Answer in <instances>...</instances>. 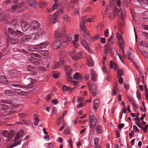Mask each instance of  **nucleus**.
<instances>
[{"label":"nucleus","instance_id":"bb28decb","mask_svg":"<svg viewBox=\"0 0 148 148\" xmlns=\"http://www.w3.org/2000/svg\"><path fill=\"white\" fill-rule=\"evenodd\" d=\"M82 77V76L78 73H76L73 76L74 79H81Z\"/></svg>","mask_w":148,"mask_h":148},{"label":"nucleus","instance_id":"0e129e2a","mask_svg":"<svg viewBox=\"0 0 148 148\" xmlns=\"http://www.w3.org/2000/svg\"><path fill=\"white\" fill-rule=\"evenodd\" d=\"M62 89L63 91L65 92L68 90L69 89V88L67 86H63Z\"/></svg>","mask_w":148,"mask_h":148},{"label":"nucleus","instance_id":"c03bdc74","mask_svg":"<svg viewBox=\"0 0 148 148\" xmlns=\"http://www.w3.org/2000/svg\"><path fill=\"white\" fill-rule=\"evenodd\" d=\"M118 89L117 87V83H116V85L114 87L113 89L112 90V94L115 95L116 93L117 90Z\"/></svg>","mask_w":148,"mask_h":148},{"label":"nucleus","instance_id":"a19ab883","mask_svg":"<svg viewBox=\"0 0 148 148\" xmlns=\"http://www.w3.org/2000/svg\"><path fill=\"white\" fill-rule=\"evenodd\" d=\"M11 44H14L17 43L18 42V40L17 39L14 38H11L10 40Z\"/></svg>","mask_w":148,"mask_h":148},{"label":"nucleus","instance_id":"a878e982","mask_svg":"<svg viewBox=\"0 0 148 148\" xmlns=\"http://www.w3.org/2000/svg\"><path fill=\"white\" fill-rule=\"evenodd\" d=\"M96 130L97 133L101 134L103 132L102 127L101 125H98L96 127Z\"/></svg>","mask_w":148,"mask_h":148},{"label":"nucleus","instance_id":"c85d7f7f","mask_svg":"<svg viewBox=\"0 0 148 148\" xmlns=\"http://www.w3.org/2000/svg\"><path fill=\"white\" fill-rule=\"evenodd\" d=\"M27 85H32L36 82L35 79H32L31 78H29L27 79Z\"/></svg>","mask_w":148,"mask_h":148},{"label":"nucleus","instance_id":"8fccbe9b","mask_svg":"<svg viewBox=\"0 0 148 148\" xmlns=\"http://www.w3.org/2000/svg\"><path fill=\"white\" fill-rule=\"evenodd\" d=\"M83 30V32L84 33V36H87L88 35V32L86 29L84 28V29H82Z\"/></svg>","mask_w":148,"mask_h":148},{"label":"nucleus","instance_id":"ea45409f","mask_svg":"<svg viewBox=\"0 0 148 148\" xmlns=\"http://www.w3.org/2000/svg\"><path fill=\"white\" fill-rule=\"evenodd\" d=\"M103 66L102 68L103 71L104 72H105V73H106L107 74H108V71H107V69L106 67L105 66H106V64H105V62H104V60H103Z\"/></svg>","mask_w":148,"mask_h":148},{"label":"nucleus","instance_id":"a18cd8bd","mask_svg":"<svg viewBox=\"0 0 148 148\" xmlns=\"http://www.w3.org/2000/svg\"><path fill=\"white\" fill-rule=\"evenodd\" d=\"M59 73L56 71H54L53 72L52 76L55 78H58L59 76Z\"/></svg>","mask_w":148,"mask_h":148},{"label":"nucleus","instance_id":"c756f323","mask_svg":"<svg viewBox=\"0 0 148 148\" xmlns=\"http://www.w3.org/2000/svg\"><path fill=\"white\" fill-rule=\"evenodd\" d=\"M8 33L9 34H10L12 36H15V32H14V30L10 28H8Z\"/></svg>","mask_w":148,"mask_h":148},{"label":"nucleus","instance_id":"dca6fc26","mask_svg":"<svg viewBox=\"0 0 148 148\" xmlns=\"http://www.w3.org/2000/svg\"><path fill=\"white\" fill-rule=\"evenodd\" d=\"M110 66L111 69H112L114 68L115 71H117L116 69H118L116 63L113 61L111 60L110 62Z\"/></svg>","mask_w":148,"mask_h":148},{"label":"nucleus","instance_id":"6ab92c4d","mask_svg":"<svg viewBox=\"0 0 148 148\" xmlns=\"http://www.w3.org/2000/svg\"><path fill=\"white\" fill-rule=\"evenodd\" d=\"M99 106V101L98 99H95L93 102V108L94 110H96Z\"/></svg>","mask_w":148,"mask_h":148},{"label":"nucleus","instance_id":"f704fd0d","mask_svg":"<svg viewBox=\"0 0 148 148\" xmlns=\"http://www.w3.org/2000/svg\"><path fill=\"white\" fill-rule=\"evenodd\" d=\"M101 35V34H100L99 33L96 35L94 36L91 38V40H97L99 39Z\"/></svg>","mask_w":148,"mask_h":148},{"label":"nucleus","instance_id":"20e7f679","mask_svg":"<svg viewBox=\"0 0 148 148\" xmlns=\"http://www.w3.org/2000/svg\"><path fill=\"white\" fill-rule=\"evenodd\" d=\"M23 3H21L17 5H14L12 7V9L15 11H17L18 12H22L24 10H26L28 9L27 7L25 6V9L23 8Z\"/></svg>","mask_w":148,"mask_h":148},{"label":"nucleus","instance_id":"79ce46f5","mask_svg":"<svg viewBox=\"0 0 148 148\" xmlns=\"http://www.w3.org/2000/svg\"><path fill=\"white\" fill-rule=\"evenodd\" d=\"M109 45H107L106 44V49H105L104 50V52L105 53H104V54H106V55H108L107 53L108 52V51H109L110 49L109 48L110 47Z\"/></svg>","mask_w":148,"mask_h":148},{"label":"nucleus","instance_id":"a211bd4d","mask_svg":"<svg viewBox=\"0 0 148 148\" xmlns=\"http://www.w3.org/2000/svg\"><path fill=\"white\" fill-rule=\"evenodd\" d=\"M87 58V65L89 66H92L94 65V62L93 60L91 57H89Z\"/></svg>","mask_w":148,"mask_h":148},{"label":"nucleus","instance_id":"39448f33","mask_svg":"<svg viewBox=\"0 0 148 148\" xmlns=\"http://www.w3.org/2000/svg\"><path fill=\"white\" fill-rule=\"evenodd\" d=\"M30 27L31 29L32 30L38 29L40 27V23L37 21H33L31 23Z\"/></svg>","mask_w":148,"mask_h":148},{"label":"nucleus","instance_id":"1a4fd4ad","mask_svg":"<svg viewBox=\"0 0 148 148\" xmlns=\"http://www.w3.org/2000/svg\"><path fill=\"white\" fill-rule=\"evenodd\" d=\"M97 121V120L96 119V118L95 116L93 115L92 116L90 120V126L92 128H94L96 125Z\"/></svg>","mask_w":148,"mask_h":148},{"label":"nucleus","instance_id":"72a5a7b5","mask_svg":"<svg viewBox=\"0 0 148 148\" xmlns=\"http://www.w3.org/2000/svg\"><path fill=\"white\" fill-rule=\"evenodd\" d=\"M37 115L36 114H35L33 116V117L34 119V124L35 125H38V122L39 121V119L37 117Z\"/></svg>","mask_w":148,"mask_h":148},{"label":"nucleus","instance_id":"6e6d98bb","mask_svg":"<svg viewBox=\"0 0 148 148\" xmlns=\"http://www.w3.org/2000/svg\"><path fill=\"white\" fill-rule=\"evenodd\" d=\"M11 24L12 25L16 26L18 25V23L15 20H13L11 22Z\"/></svg>","mask_w":148,"mask_h":148},{"label":"nucleus","instance_id":"f8f14e48","mask_svg":"<svg viewBox=\"0 0 148 148\" xmlns=\"http://www.w3.org/2000/svg\"><path fill=\"white\" fill-rule=\"evenodd\" d=\"M29 36L30 39H31L32 40H37L39 38V35L37 33H34Z\"/></svg>","mask_w":148,"mask_h":148},{"label":"nucleus","instance_id":"680f3d73","mask_svg":"<svg viewBox=\"0 0 148 148\" xmlns=\"http://www.w3.org/2000/svg\"><path fill=\"white\" fill-rule=\"evenodd\" d=\"M34 69V68L31 65H29L27 66V69L29 71H32Z\"/></svg>","mask_w":148,"mask_h":148},{"label":"nucleus","instance_id":"4468645a","mask_svg":"<svg viewBox=\"0 0 148 148\" xmlns=\"http://www.w3.org/2000/svg\"><path fill=\"white\" fill-rule=\"evenodd\" d=\"M28 3L32 7H35L37 4V2L35 0H28Z\"/></svg>","mask_w":148,"mask_h":148},{"label":"nucleus","instance_id":"cd10ccee","mask_svg":"<svg viewBox=\"0 0 148 148\" xmlns=\"http://www.w3.org/2000/svg\"><path fill=\"white\" fill-rule=\"evenodd\" d=\"M2 135L4 137L8 138L10 137V134L6 130H4L2 132Z\"/></svg>","mask_w":148,"mask_h":148},{"label":"nucleus","instance_id":"2f4dec72","mask_svg":"<svg viewBox=\"0 0 148 148\" xmlns=\"http://www.w3.org/2000/svg\"><path fill=\"white\" fill-rule=\"evenodd\" d=\"M15 90L14 92L15 93H16L21 96H23L24 95L23 94V93H25L24 92L22 91L20 89H15Z\"/></svg>","mask_w":148,"mask_h":148},{"label":"nucleus","instance_id":"f3484780","mask_svg":"<svg viewBox=\"0 0 148 148\" xmlns=\"http://www.w3.org/2000/svg\"><path fill=\"white\" fill-rule=\"evenodd\" d=\"M29 60L33 62L36 65L38 64L39 63L40 60L39 59H36L33 57H31L29 58Z\"/></svg>","mask_w":148,"mask_h":148},{"label":"nucleus","instance_id":"e2e57ef3","mask_svg":"<svg viewBox=\"0 0 148 148\" xmlns=\"http://www.w3.org/2000/svg\"><path fill=\"white\" fill-rule=\"evenodd\" d=\"M138 48L139 49V51L142 53L143 55H145V56L146 55H148V52H147L144 51H141L139 47H138Z\"/></svg>","mask_w":148,"mask_h":148},{"label":"nucleus","instance_id":"09e8293b","mask_svg":"<svg viewBox=\"0 0 148 148\" xmlns=\"http://www.w3.org/2000/svg\"><path fill=\"white\" fill-rule=\"evenodd\" d=\"M72 58L75 60L82 58V56H71Z\"/></svg>","mask_w":148,"mask_h":148},{"label":"nucleus","instance_id":"f03ea898","mask_svg":"<svg viewBox=\"0 0 148 148\" xmlns=\"http://www.w3.org/2000/svg\"><path fill=\"white\" fill-rule=\"evenodd\" d=\"M106 13L109 19L111 20H113L115 18L116 14L118 13V12L116 9H115L112 11L107 8Z\"/></svg>","mask_w":148,"mask_h":148},{"label":"nucleus","instance_id":"4be33fe9","mask_svg":"<svg viewBox=\"0 0 148 148\" xmlns=\"http://www.w3.org/2000/svg\"><path fill=\"white\" fill-rule=\"evenodd\" d=\"M5 93L7 96H12L14 95L13 92L11 90H6Z\"/></svg>","mask_w":148,"mask_h":148},{"label":"nucleus","instance_id":"5fc2aeb1","mask_svg":"<svg viewBox=\"0 0 148 148\" xmlns=\"http://www.w3.org/2000/svg\"><path fill=\"white\" fill-rule=\"evenodd\" d=\"M58 6V5L57 3H56L52 7L51 10L52 11H54L55 9L57 8Z\"/></svg>","mask_w":148,"mask_h":148},{"label":"nucleus","instance_id":"49530a36","mask_svg":"<svg viewBox=\"0 0 148 148\" xmlns=\"http://www.w3.org/2000/svg\"><path fill=\"white\" fill-rule=\"evenodd\" d=\"M60 64L58 62H56L54 64V66L53 67V69L55 70L58 68L60 66Z\"/></svg>","mask_w":148,"mask_h":148},{"label":"nucleus","instance_id":"9b49d317","mask_svg":"<svg viewBox=\"0 0 148 148\" xmlns=\"http://www.w3.org/2000/svg\"><path fill=\"white\" fill-rule=\"evenodd\" d=\"M87 17V16H85L82 17V20L80 23V27L82 29H84L85 28L84 24L86 22V20Z\"/></svg>","mask_w":148,"mask_h":148},{"label":"nucleus","instance_id":"7c9ffc66","mask_svg":"<svg viewBox=\"0 0 148 148\" xmlns=\"http://www.w3.org/2000/svg\"><path fill=\"white\" fill-rule=\"evenodd\" d=\"M0 78L1 79V81L2 83L6 84L8 83V81L5 76L1 75V76Z\"/></svg>","mask_w":148,"mask_h":148},{"label":"nucleus","instance_id":"de8ad7c7","mask_svg":"<svg viewBox=\"0 0 148 148\" xmlns=\"http://www.w3.org/2000/svg\"><path fill=\"white\" fill-rule=\"evenodd\" d=\"M116 70L117 71V74H118V77L119 76L120 77H121L123 74V70L121 69L118 70V69H116Z\"/></svg>","mask_w":148,"mask_h":148},{"label":"nucleus","instance_id":"9d476101","mask_svg":"<svg viewBox=\"0 0 148 148\" xmlns=\"http://www.w3.org/2000/svg\"><path fill=\"white\" fill-rule=\"evenodd\" d=\"M82 45L86 48L88 51L91 53H92V51L87 44L85 40H83L82 42Z\"/></svg>","mask_w":148,"mask_h":148},{"label":"nucleus","instance_id":"c9c22d12","mask_svg":"<svg viewBox=\"0 0 148 148\" xmlns=\"http://www.w3.org/2000/svg\"><path fill=\"white\" fill-rule=\"evenodd\" d=\"M23 34L20 31L17 30L15 32V36H16L18 37H21L23 35Z\"/></svg>","mask_w":148,"mask_h":148},{"label":"nucleus","instance_id":"7ed1b4c3","mask_svg":"<svg viewBox=\"0 0 148 148\" xmlns=\"http://www.w3.org/2000/svg\"><path fill=\"white\" fill-rule=\"evenodd\" d=\"M116 36L119 41V44L120 45V48L122 50V52L124 55V48L125 47V45L122 37L118 32H117L116 33Z\"/></svg>","mask_w":148,"mask_h":148},{"label":"nucleus","instance_id":"774afa93","mask_svg":"<svg viewBox=\"0 0 148 148\" xmlns=\"http://www.w3.org/2000/svg\"><path fill=\"white\" fill-rule=\"evenodd\" d=\"M102 25V24L100 23L97 26V28L98 29V30L99 31H101V26Z\"/></svg>","mask_w":148,"mask_h":148},{"label":"nucleus","instance_id":"ddd939ff","mask_svg":"<svg viewBox=\"0 0 148 148\" xmlns=\"http://www.w3.org/2000/svg\"><path fill=\"white\" fill-rule=\"evenodd\" d=\"M119 12L120 13L121 20L122 22H123L124 21V18L125 16V11L124 10H122L121 8H119Z\"/></svg>","mask_w":148,"mask_h":148},{"label":"nucleus","instance_id":"2eb2a0df","mask_svg":"<svg viewBox=\"0 0 148 148\" xmlns=\"http://www.w3.org/2000/svg\"><path fill=\"white\" fill-rule=\"evenodd\" d=\"M29 39V35H25L21 38V42L22 43H24L25 42L28 41Z\"/></svg>","mask_w":148,"mask_h":148},{"label":"nucleus","instance_id":"423d86ee","mask_svg":"<svg viewBox=\"0 0 148 148\" xmlns=\"http://www.w3.org/2000/svg\"><path fill=\"white\" fill-rule=\"evenodd\" d=\"M98 87L96 84H94L91 88H89V90L94 96H95L98 93Z\"/></svg>","mask_w":148,"mask_h":148},{"label":"nucleus","instance_id":"0eeeda50","mask_svg":"<svg viewBox=\"0 0 148 148\" xmlns=\"http://www.w3.org/2000/svg\"><path fill=\"white\" fill-rule=\"evenodd\" d=\"M20 23L22 29L24 32L26 31L29 27V26L27 25L26 22L24 21H22Z\"/></svg>","mask_w":148,"mask_h":148},{"label":"nucleus","instance_id":"473e14b6","mask_svg":"<svg viewBox=\"0 0 148 148\" xmlns=\"http://www.w3.org/2000/svg\"><path fill=\"white\" fill-rule=\"evenodd\" d=\"M7 107L4 104H0V111L2 112L5 111L6 110Z\"/></svg>","mask_w":148,"mask_h":148},{"label":"nucleus","instance_id":"37998d69","mask_svg":"<svg viewBox=\"0 0 148 148\" xmlns=\"http://www.w3.org/2000/svg\"><path fill=\"white\" fill-rule=\"evenodd\" d=\"M40 53L42 56H47L49 54L47 50H40Z\"/></svg>","mask_w":148,"mask_h":148},{"label":"nucleus","instance_id":"bf43d9fd","mask_svg":"<svg viewBox=\"0 0 148 148\" xmlns=\"http://www.w3.org/2000/svg\"><path fill=\"white\" fill-rule=\"evenodd\" d=\"M84 11L86 13L90 12L92 11V8H86L84 9Z\"/></svg>","mask_w":148,"mask_h":148},{"label":"nucleus","instance_id":"052dcab7","mask_svg":"<svg viewBox=\"0 0 148 148\" xmlns=\"http://www.w3.org/2000/svg\"><path fill=\"white\" fill-rule=\"evenodd\" d=\"M139 113H138L136 115V118L134 119V120H137V121L136 122H140V119L139 118Z\"/></svg>","mask_w":148,"mask_h":148},{"label":"nucleus","instance_id":"412c9836","mask_svg":"<svg viewBox=\"0 0 148 148\" xmlns=\"http://www.w3.org/2000/svg\"><path fill=\"white\" fill-rule=\"evenodd\" d=\"M99 138L98 137H95V138L94 142L95 148H97V147H99Z\"/></svg>","mask_w":148,"mask_h":148},{"label":"nucleus","instance_id":"aec40b11","mask_svg":"<svg viewBox=\"0 0 148 148\" xmlns=\"http://www.w3.org/2000/svg\"><path fill=\"white\" fill-rule=\"evenodd\" d=\"M90 74L92 76V79L93 81H95L96 80L97 77V75L96 74L95 71L94 70L91 69L90 70Z\"/></svg>","mask_w":148,"mask_h":148},{"label":"nucleus","instance_id":"3c124183","mask_svg":"<svg viewBox=\"0 0 148 148\" xmlns=\"http://www.w3.org/2000/svg\"><path fill=\"white\" fill-rule=\"evenodd\" d=\"M71 73H67L66 75V79L68 81H71V79H72V78L70 76Z\"/></svg>","mask_w":148,"mask_h":148},{"label":"nucleus","instance_id":"b1692460","mask_svg":"<svg viewBox=\"0 0 148 148\" xmlns=\"http://www.w3.org/2000/svg\"><path fill=\"white\" fill-rule=\"evenodd\" d=\"M138 1L141 5H148V0H138Z\"/></svg>","mask_w":148,"mask_h":148},{"label":"nucleus","instance_id":"864d4df0","mask_svg":"<svg viewBox=\"0 0 148 148\" xmlns=\"http://www.w3.org/2000/svg\"><path fill=\"white\" fill-rule=\"evenodd\" d=\"M66 37V39L68 41H71L72 40V36L70 35L66 34L65 36Z\"/></svg>","mask_w":148,"mask_h":148},{"label":"nucleus","instance_id":"f257e3e1","mask_svg":"<svg viewBox=\"0 0 148 148\" xmlns=\"http://www.w3.org/2000/svg\"><path fill=\"white\" fill-rule=\"evenodd\" d=\"M65 34L63 33H61L60 32L57 30L56 31L54 34V37L58 40L55 42L54 44V49H57L61 46V42L62 40L64 37Z\"/></svg>","mask_w":148,"mask_h":148},{"label":"nucleus","instance_id":"58836bf2","mask_svg":"<svg viewBox=\"0 0 148 148\" xmlns=\"http://www.w3.org/2000/svg\"><path fill=\"white\" fill-rule=\"evenodd\" d=\"M134 51L131 49L129 48L127 50L126 53V56H130L133 54Z\"/></svg>","mask_w":148,"mask_h":148},{"label":"nucleus","instance_id":"e433bc0d","mask_svg":"<svg viewBox=\"0 0 148 148\" xmlns=\"http://www.w3.org/2000/svg\"><path fill=\"white\" fill-rule=\"evenodd\" d=\"M65 70L66 71V74H67V73H71V70L69 66L66 65L65 67Z\"/></svg>","mask_w":148,"mask_h":148},{"label":"nucleus","instance_id":"5701e85b","mask_svg":"<svg viewBox=\"0 0 148 148\" xmlns=\"http://www.w3.org/2000/svg\"><path fill=\"white\" fill-rule=\"evenodd\" d=\"M58 12H55L53 15L52 21L53 23H55L57 21V18L58 17Z\"/></svg>","mask_w":148,"mask_h":148},{"label":"nucleus","instance_id":"603ef678","mask_svg":"<svg viewBox=\"0 0 148 148\" xmlns=\"http://www.w3.org/2000/svg\"><path fill=\"white\" fill-rule=\"evenodd\" d=\"M20 72L16 70L13 71L10 73V74L13 75H16L18 74H20Z\"/></svg>","mask_w":148,"mask_h":148},{"label":"nucleus","instance_id":"69168bd1","mask_svg":"<svg viewBox=\"0 0 148 148\" xmlns=\"http://www.w3.org/2000/svg\"><path fill=\"white\" fill-rule=\"evenodd\" d=\"M104 36L106 37H107L109 35V30L108 29H106L104 31Z\"/></svg>","mask_w":148,"mask_h":148},{"label":"nucleus","instance_id":"13d9d810","mask_svg":"<svg viewBox=\"0 0 148 148\" xmlns=\"http://www.w3.org/2000/svg\"><path fill=\"white\" fill-rule=\"evenodd\" d=\"M22 122H23V123H21L20 122H18V123L17 124H20L22 123V124H24L25 125H27L28 124V123H29V121H25L24 120H23Z\"/></svg>","mask_w":148,"mask_h":148},{"label":"nucleus","instance_id":"393cba45","mask_svg":"<svg viewBox=\"0 0 148 148\" xmlns=\"http://www.w3.org/2000/svg\"><path fill=\"white\" fill-rule=\"evenodd\" d=\"M139 45L145 47H148V43L145 41L142 40L139 42Z\"/></svg>","mask_w":148,"mask_h":148},{"label":"nucleus","instance_id":"338daca9","mask_svg":"<svg viewBox=\"0 0 148 148\" xmlns=\"http://www.w3.org/2000/svg\"><path fill=\"white\" fill-rule=\"evenodd\" d=\"M52 104L53 105H56L58 103V101L57 99H55L51 101Z\"/></svg>","mask_w":148,"mask_h":148},{"label":"nucleus","instance_id":"4d7b16f0","mask_svg":"<svg viewBox=\"0 0 148 148\" xmlns=\"http://www.w3.org/2000/svg\"><path fill=\"white\" fill-rule=\"evenodd\" d=\"M143 16L144 18H148V11H145L144 12Z\"/></svg>","mask_w":148,"mask_h":148},{"label":"nucleus","instance_id":"6e6552de","mask_svg":"<svg viewBox=\"0 0 148 148\" xmlns=\"http://www.w3.org/2000/svg\"><path fill=\"white\" fill-rule=\"evenodd\" d=\"M47 41H45L41 42L39 44L36 45V47L39 49H42L46 47V46L48 44Z\"/></svg>","mask_w":148,"mask_h":148},{"label":"nucleus","instance_id":"4c0bfd02","mask_svg":"<svg viewBox=\"0 0 148 148\" xmlns=\"http://www.w3.org/2000/svg\"><path fill=\"white\" fill-rule=\"evenodd\" d=\"M112 36L110 37L109 39L107 40L108 44H107V45H112L113 44L114 42L112 40Z\"/></svg>","mask_w":148,"mask_h":148}]
</instances>
